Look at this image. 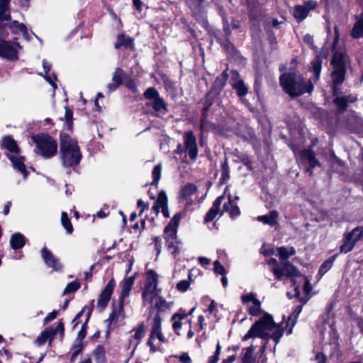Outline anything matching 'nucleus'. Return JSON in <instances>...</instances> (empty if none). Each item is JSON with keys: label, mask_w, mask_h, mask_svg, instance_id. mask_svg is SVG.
Listing matches in <instances>:
<instances>
[{"label": "nucleus", "mask_w": 363, "mask_h": 363, "mask_svg": "<svg viewBox=\"0 0 363 363\" xmlns=\"http://www.w3.org/2000/svg\"><path fill=\"white\" fill-rule=\"evenodd\" d=\"M284 333L283 323L276 324L269 313H264L262 317L251 326L242 340H247L255 337L264 340L272 339L275 345H277Z\"/></svg>", "instance_id": "obj_1"}, {"label": "nucleus", "mask_w": 363, "mask_h": 363, "mask_svg": "<svg viewBox=\"0 0 363 363\" xmlns=\"http://www.w3.org/2000/svg\"><path fill=\"white\" fill-rule=\"evenodd\" d=\"M280 83L284 91L291 97L311 93L313 90L311 82L304 80L300 74L295 72L281 75Z\"/></svg>", "instance_id": "obj_2"}, {"label": "nucleus", "mask_w": 363, "mask_h": 363, "mask_svg": "<svg viewBox=\"0 0 363 363\" xmlns=\"http://www.w3.org/2000/svg\"><path fill=\"white\" fill-rule=\"evenodd\" d=\"M60 157L65 167L77 165L82 159V152L77 141L68 135H60Z\"/></svg>", "instance_id": "obj_3"}, {"label": "nucleus", "mask_w": 363, "mask_h": 363, "mask_svg": "<svg viewBox=\"0 0 363 363\" xmlns=\"http://www.w3.org/2000/svg\"><path fill=\"white\" fill-rule=\"evenodd\" d=\"M2 145L9 151L6 155L12 163L13 168L18 170L26 179L28 172L25 166L23 157L20 155V149L16 142L11 136L6 135L2 140Z\"/></svg>", "instance_id": "obj_4"}, {"label": "nucleus", "mask_w": 363, "mask_h": 363, "mask_svg": "<svg viewBox=\"0 0 363 363\" xmlns=\"http://www.w3.org/2000/svg\"><path fill=\"white\" fill-rule=\"evenodd\" d=\"M181 218V213H177L170 220L169 223L165 227L164 230L163 236L166 240L167 247L174 256L179 254L182 248V244L177 239V236Z\"/></svg>", "instance_id": "obj_5"}, {"label": "nucleus", "mask_w": 363, "mask_h": 363, "mask_svg": "<svg viewBox=\"0 0 363 363\" xmlns=\"http://www.w3.org/2000/svg\"><path fill=\"white\" fill-rule=\"evenodd\" d=\"M158 275L152 269L146 272L145 281L142 289V298L144 306L154 303V301L159 296L160 290L157 289Z\"/></svg>", "instance_id": "obj_6"}, {"label": "nucleus", "mask_w": 363, "mask_h": 363, "mask_svg": "<svg viewBox=\"0 0 363 363\" xmlns=\"http://www.w3.org/2000/svg\"><path fill=\"white\" fill-rule=\"evenodd\" d=\"M36 145L35 152L45 158H50L56 155L57 143L48 135H38L33 137Z\"/></svg>", "instance_id": "obj_7"}, {"label": "nucleus", "mask_w": 363, "mask_h": 363, "mask_svg": "<svg viewBox=\"0 0 363 363\" xmlns=\"http://www.w3.org/2000/svg\"><path fill=\"white\" fill-rule=\"evenodd\" d=\"M285 268L286 270V277L290 278L291 285L294 288L296 296H298L300 294L299 285L301 284H303V290L306 294H308L311 291L312 286L308 279L301 274L292 264L290 262L286 263Z\"/></svg>", "instance_id": "obj_8"}, {"label": "nucleus", "mask_w": 363, "mask_h": 363, "mask_svg": "<svg viewBox=\"0 0 363 363\" xmlns=\"http://www.w3.org/2000/svg\"><path fill=\"white\" fill-rule=\"evenodd\" d=\"M331 64L333 67V71L331 73V77L333 84V91H336V86L342 84L345 80V63L342 54L335 53Z\"/></svg>", "instance_id": "obj_9"}, {"label": "nucleus", "mask_w": 363, "mask_h": 363, "mask_svg": "<svg viewBox=\"0 0 363 363\" xmlns=\"http://www.w3.org/2000/svg\"><path fill=\"white\" fill-rule=\"evenodd\" d=\"M21 46L18 42L0 40V57L11 61L18 59V52Z\"/></svg>", "instance_id": "obj_10"}, {"label": "nucleus", "mask_w": 363, "mask_h": 363, "mask_svg": "<svg viewBox=\"0 0 363 363\" xmlns=\"http://www.w3.org/2000/svg\"><path fill=\"white\" fill-rule=\"evenodd\" d=\"M241 301L243 304L247 306L250 315L257 317L262 314V303L257 298L255 294L250 292L243 294L241 296Z\"/></svg>", "instance_id": "obj_11"}, {"label": "nucleus", "mask_w": 363, "mask_h": 363, "mask_svg": "<svg viewBox=\"0 0 363 363\" xmlns=\"http://www.w3.org/2000/svg\"><path fill=\"white\" fill-rule=\"evenodd\" d=\"M161 327L162 318L160 314L157 313L152 320L150 335L147 342L148 345L150 347L151 350L152 351H155V348L154 346V342L155 340H157L160 343L164 342L166 340L164 335L162 333Z\"/></svg>", "instance_id": "obj_12"}, {"label": "nucleus", "mask_w": 363, "mask_h": 363, "mask_svg": "<svg viewBox=\"0 0 363 363\" xmlns=\"http://www.w3.org/2000/svg\"><path fill=\"white\" fill-rule=\"evenodd\" d=\"M184 148L191 160H196L198 155L196 138L192 131H186L183 135Z\"/></svg>", "instance_id": "obj_13"}, {"label": "nucleus", "mask_w": 363, "mask_h": 363, "mask_svg": "<svg viewBox=\"0 0 363 363\" xmlns=\"http://www.w3.org/2000/svg\"><path fill=\"white\" fill-rule=\"evenodd\" d=\"M9 3L10 0H0V40L9 36L7 25H3L1 21L10 18Z\"/></svg>", "instance_id": "obj_14"}, {"label": "nucleus", "mask_w": 363, "mask_h": 363, "mask_svg": "<svg viewBox=\"0 0 363 363\" xmlns=\"http://www.w3.org/2000/svg\"><path fill=\"white\" fill-rule=\"evenodd\" d=\"M42 259L45 264L54 271H60L62 269V264L60 259L54 255L46 247H44L40 252Z\"/></svg>", "instance_id": "obj_15"}, {"label": "nucleus", "mask_w": 363, "mask_h": 363, "mask_svg": "<svg viewBox=\"0 0 363 363\" xmlns=\"http://www.w3.org/2000/svg\"><path fill=\"white\" fill-rule=\"evenodd\" d=\"M116 286V282L113 278L111 279L108 282L104 290L101 291L99 300L97 301V306L101 309H104L110 301L111 296L113 294V289Z\"/></svg>", "instance_id": "obj_16"}, {"label": "nucleus", "mask_w": 363, "mask_h": 363, "mask_svg": "<svg viewBox=\"0 0 363 363\" xmlns=\"http://www.w3.org/2000/svg\"><path fill=\"white\" fill-rule=\"evenodd\" d=\"M228 190V186L225 189L224 194H226ZM225 198V194L218 196L213 203L212 207L210 208L205 217V222L212 221L218 215L221 216L223 214V210H220V206Z\"/></svg>", "instance_id": "obj_17"}, {"label": "nucleus", "mask_w": 363, "mask_h": 363, "mask_svg": "<svg viewBox=\"0 0 363 363\" xmlns=\"http://www.w3.org/2000/svg\"><path fill=\"white\" fill-rule=\"evenodd\" d=\"M297 159L300 160L301 163L308 164L309 167L307 171L311 174V169L315 167V166L319 164L318 160H316L315 157L314 153L311 150H303L298 152L296 153Z\"/></svg>", "instance_id": "obj_18"}, {"label": "nucleus", "mask_w": 363, "mask_h": 363, "mask_svg": "<svg viewBox=\"0 0 363 363\" xmlns=\"http://www.w3.org/2000/svg\"><path fill=\"white\" fill-rule=\"evenodd\" d=\"M289 262V261L283 262L281 264H279L277 261L271 258L268 260L267 264L272 267L271 271L276 277L278 280H283L286 277V270L285 268V264Z\"/></svg>", "instance_id": "obj_19"}, {"label": "nucleus", "mask_w": 363, "mask_h": 363, "mask_svg": "<svg viewBox=\"0 0 363 363\" xmlns=\"http://www.w3.org/2000/svg\"><path fill=\"white\" fill-rule=\"evenodd\" d=\"M135 275L124 279L121 283V291L119 295V301L123 302L125 298L128 297L133 286L135 283Z\"/></svg>", "instance_id": "obj_20"}, {"label": "nucleus", "mask_w": 363, "mask_h": 363, "mask_svg": "<svg viewBox=\"0 0 363 363\" xmlns=\"http://www.w3.org/2000/svg\"><path fill=\"white\" fill-rule=\"evenodd\" d=\"M152 209L155 211L156 213H158L161 209V211L164 217L168 218L169 216L167 208V197L164 191H161L158 194L157 200L152 206Z\"/></svg>", "instance_id": "obj_21"}, {"label": "nucleus", "mask_w": 363, "mask_h": 363, "mask_svg": "<svg viewBox=\"0 0 363 363\" xmlns=\"http://www.w3.org/2000/svg\"><path fill=\"white\" fill-rule=\"evenodd\" d=\"M238 199V196H235L233 199L231 195L228 194V202L224 203L223 213L228 212L232 218H235L239 216L240 215V211L235 203V201Z\"/></svg>", "instance_id": "obj_22"}, {"label": "nucleus", "mask_w": 363, "mask_h": 363, "mask_svg": "<svg viewBox=\"0 0 363 363\" xmlns=\"http://www.w3.org/2000/svg\"><path fill=\"white\" fill-rule=\"evenodd\" d=\"M124 77L125 73L121 69L116 68L115 69L112 76V82L107 85V88L110 92L116 90L117 87L122 84Z\"/></svg>", "instance_id": "obj_23"}, {"label": "nucleus", "mask_w": 363, "mask_h": 363, "mask_svg": "<svg viewBox=\"0 0 363 363\" xmlns=\"http://www.w3.org/2000/svg\"><path fill=\"white\" fill-rule=\"evenodd\" d=\"M187 319V313L183 309H180L174 313L172 318V328L177 335H179V330L182 328V320Z\"/></svg>", "instance_id": "obj_24"}, {"label": "nucleus", "mask_w": 363, "mask_h": 363, "mask_svg": "<svg viewBox=\"0 0 363 363\" xmlns=\"http://www.w3.org/2000/svg\"><path fill=\"white\" fill-rule=\"evenodd\" d=\"M302 311V306H296L292 314L288 317L287 322L286 323L285 328L286 329V333L290 335L292 333L293 328L295 325L297 318Z\"/></svg>", "instance_id": "obj_25"}, {"label": "nucleus", "mask_w": 363, "mask_h": 363, "mask_svg": "<svg viewBox=\"0 0 363 363\" xmlns=\"http://www.w3.org/2000/svg\"><path fill=\"white\" fill-rule=\"evenodd\" d=\"M145 333V325L143 323H140L131 331L130 341L137 346Z\"/></svg>", "instance_id": "obj_26"}, {"label": "nucleus", "mask_w": 363, "mask_h": 363, "mask_svg": "<svg viewBox=\"0 0 363 363\" xmlns=\"http://www.w3.org/2000/svg\"><path fill=\"white\" fill-rule=\"evenodd\" d=\"M279 213L277 211H270L269 215H263L257 217V220L272 227L278 225Z\"/></svg>", "instance_id": "obj_27"}, {"label": "nucleus", "mask_w": 363, "mask_h": 363, "mask_svg": "<svg viewBox=\"0 0 363 363\" xmlns=\"http://www.w3.org/2000/svg\"><path fill=\"white\" fill-rule=\"evenodd\" d=\"M8 28L11 30L13 33H21L25 38H28V32L26 26L23 23H19L17 21H13L9 23Z\"/></svg>", "instance_id": "obj_28"}, {"label": "nucleus", "mask_w": 363, "mask_h": 363, "mask_svg": "<svg viewBox=\"0 0 363 363\" xmlns=\"http://www.w3.org/2000/svg\"><path fill=\"white\" fill-rule=\"evenodd\" d=\"M357 100L355 96L349 95L347 96L336 97L334 99L335 104L337 105L340 111H343L347 106L348 103L354 102Z\"/></svg>", "instance_id": "obj_29"}, {"label": "nucleus", "mask_w": 363, "mask_h": 363, "mask_svg": "<svg viewBox=\"0 0 363 363\" xmlns=\"http://www.w3.org/2000/svg\"><path fill=\"white\" fill-rule=\"evenodd\" d=\"M123 307L124 303L119 301L118 306L113 308L108 320H110L111 323H117L118 321L121 320L124 317Z\"/></svg>", "instance_id": "obj_30"}, {"label": "nucleus", "mask_w": 363, "mask_h": 363, "mask_svg": "<svg viewBox=\"0 0 363 363\" xmlns=\"http://www.w3.org/2000/svg\"><path fill=\"white\" fill-rule=\"evenodd\" d=\"M55 335L56 330H53L52 328H48L41 333L35 342L38 345H42L48 340H51Z\"/></svg>", "instance_id": "obj_31"}, {"label": "nucleus", "mask_w": 363, "mask_h": 363, "mask_svg": "<svg viewBox=\"0 0 363 363\" xmlns=\"http://www.w3.org/2000/svg\"><path fill=\"white\" fill-rule=\"evenodd\" d=\"M26 238L20 233L13 234L10 239V244L13 250L22 248L25 245Z\"/></svg>", "instance_id": "obj_32"}, {"label": "nucleus", "mask_w": 363, "mask_h": 363, "mask_svg": "<svg viewBox=\"0 0 363 363\" xmlns=\"http://www.w3.org/2000/svg\"><path fill=\"white\" fill-rule=\"evenodd\" d=\"M196 186L192 184H186L179 192V197L182 200L188 201L190 197L196 192Z\"/></svg>", "instance_id": "obj_33"}, {"label": "nucleus", "mask_w": 363, "mask_h": 363, "mask_svg": "<svg viewBox=\"0 0 363 363\" xmlns=\"http://www.w3.org/2000/svg\"><path fill=\"white\" fill-rule=\"evenodd\" d=\"M152 106L159 115H164L167 112V104L160 96L153 101Z\"/></svg>", "instance_id": "obj_34"}, {"label": "nucleus", "mask_w": 363, "mask_h": 363, "mask_svg": "<svg viewBox=\"0 0 363 363\" xmlns=\"http://www.w3.org/2000/svg\"><path fill=\"white\" fill-rule=\"evenodd\" d=\"M351 35L354 38H359L363 36V15H361V16L357 19Z\"/></svg>", "instance_id": "obj_35"}, {"label": "nucleus", "mask_w": 363, "mask_h": 363, "mask_svg": "<svg viewBox=\"0 0 363 363\" xmlns=\"http://www.w3.org/2000/svg\"><path fill=\"white\" fill-rule=\"evenodd\" d=\"M94 359L96 363H106V350L104 346L98 345L93 352Z\"/></svg>", "instance_id": "obj_36"}, {"label": "nucleus", "mask_w": 363, "mask_h": 363, "mask_svg": "<svg viewBox=\"0 0 363 363\" xmlns=\"http://www.w3.org/2000/svg\"><path fill=\"white\" fill-rule=\"evenodd\" d=\"M232 86L236 90V92L239 96H243L247 94V88L242 79H234L232 82Z\"/></svg>", "instance_id": "obj_37"}, {"label": "nucleus", "mask_w": 363, "mask_h": 363, "mask_svg": "<svg viewBox=\"0 0 363 363\" xmlns=\"http://www.w3.org/2000/svg\"><path fill=\"white\" fill-rule=\"evenodd\" d=\"M154 302L155 306L157 308L158 311H160L169 310L173 306L172 302H167L165 299L160 296L154 301Z\"/></svg>", "instance_id": "obj_38"}, {"label": "nucleus", "mask_w": 363, "mask_h": 363, "mask_svg": "<svg viewBox=\"0 0 363 363\" xmlns=\"http://www.w3.org/2000/svg\"><path fill=\"white\" fill-rule=\"evenodd\" d=\"M278 255L279 256V258L283 261L286 262L285 260L288 259L290 256H292L295 255L296 250L295 249L291 247L289 249H287L284 247H280L277 248Z\"/></svg>", "instance_id": "obj_39"}, {"label": "nucleus", "mask_w": 363, "mask_h": 363, "mask_svg": "<svg viewBox=\"0 0 363 363\" xmlns=\"http://www.w3.org/2000/svg\"><path fill=\"white\" fill-rule=\"evenodd\" d=\"M308 14V9L303 6H297L294 11V16L298 21L303 20Z\"/></svg>", "instance_id": "obj_40"}, {"label": "nucleus", "mask_w": 363, "mask_h": 363, "mask_svg": "<svg viewBox=\"0 0 363 363\" xmlns=\"http://www.w3.org/2000/svg\"><path fill=\"white\" fill-rule=\"evenodd\" d=\"M311 67L315 79H318L322 67V58L320 56H316V57L311 62Z\"/></svg>", "instance_id": "obj_41"}, {"label": "nucleus", "mask_w": 363, "mask_h": 363, "mask_svg": "<svg viewBox=\"0 0 363 363\" xmlns=\"http://www.w3.org/2000/svg\"><path fill=\"white\" fill-rule=\"evenodd\" d=\"M121 46H124L125 48H132L133 40L130 38L125 37L124 35H118L117 43L115 45V48H119Z\"/></svg>", "instance_id": "obj_42"}, {"label": "nucleus", "mask_w": 363, "mask_h": 363, "mask_svg": "<svg viewBox=\"0 0 363 363\" xmlns=\"http://www.w3.org/2000/svg\"><path fill=\"white\" fill-rule=\"evenodd\" d=\"M354 245L355 244L352 241L351 238H350L347 235H345V242L340 246V250L342 253H347L353 249Z\"/></svg>", "instance_id": "obj_43"}, {"label": "nucleus", "mask_w": 363, "mask_h": 363, "mask_svg": "<svg viewBox=\"0 0 363 363\" xmlns=\"http://www.w3.org/2000/svg\"><path fill=\"white\" fill-rule=\"evenodd\" d=\"M61 223L68 234H71L73 232L72 225L69 218H68L67 213L65 212H62Z\"/></svg>", "instance_id": "obj_44"}, {"label": "nucleus", "mask_w": 363, "mask_h": 363, "mask_svg": "<svg viewBox=\"0 0 363 363\" xmlns=\"http://www.w3.org/2000/svg\"><path fill=\"white\" fill-rule=\"evenodd\" d=\"M335 255L333 257L325 260L321 265L319 269V274L320 276H323L333 266V262L335 259Z\"/></svg>", "instance_id": "obj_45"}, {"label": "nucleus", "mask_w": 363, "mask_h": 363, "mask_svg": "<svg viewBox=\"0 0 363 363\" xmlns=\"http://www.w3.org/2000/svg\"><path fill=\"white\" fill-rule=\"evenodd\" d=\"M347 235L351 238L352 241L356 244L363 237V229L362 228L357 227L354 228L351 233Z\"/></svg>", "instance_id": "obj_46"}, {"label": "nucleus", "mask_w": 363, "mask_h": 363, "mask_svg": "<svg viewBox=\"0 0 363 363\" xmlns=\"http://www.w3.org/2000/svg\"><path fill=\"white\" fill-rule=\"evenodd\" d=\"M255 347L251 345L246 348L245 352L242 358V363H252Z\"/></svg>", "instance_id": "obj_47"}, {"label": "nucleus", "mask_w": 363, "mask_h": 363, "mask_svg": "<svg viewBox=\"0 0 363 363\" xmlns=\"http://www.w3.org/2000/svg\"><path fill=\"white\" fill-rule=\"evenodd\" d=\"M162 173V164H157L152 171V184H157L159 182Z\"/></svg>", "instance_id": "obj_48"}, {"label": "nucleus", "mask_w": 363, "mask_h": 363, "mask_svg": "<svg viewBox=\"0 0 363 363\" xmlns=\"http://www.w3.org/2000/svg\"><path fill=\"white\" fill-rule=\"evenodd\" d=\"M229 173H230V169H229L227 162L225 161L222 164V173H221V177L220 179V184H224L226 182V181L230 177Z\"/></svg>", "instance_id": "obj_49"}, {"label": "nucleus", "mask_w": 363, "mask_h": 363, "mask_svg": "<svg viewBox=\"0 0 363 363\" xmlns=\"http://www.w3.org/2000/svg\"><path fill=\"white\" fill-rule=\"evenodd\" d=\"M80 287V284L78 281H74L69 283L65 287L63 294H67L69 293H72L78 290Z\"/></svg>", "instance_id": "obj_50"}, {"label": "nucleus", "mask_w": 363, "mask_h": 363, "mask_svg": "<svg viewBox=\"0 0 363 363\" xmlns=\"http://www.w3.org/2000/svg\"><path fill=\"white\" fill-rule=\"evenodd\" d=\"M52 86L53 92H55V89L57 88V84L55 83V80L57 79L55 74L50 75L49 72L45 73V74H40Z\"/></svg>", "instance_id": "obj_51"}, {"label": "nucleus", "mask_w": 363, "mask_h": 363, "mask_svg": "<svg viewBox=\"0 0 363 363\" xmlns=\"http://www.w3.org/2000/svg\"><path fill=\"white\" fill-rule=\"evenodd\" d=\"M52 86L53 92H55V89L57 88V84L55 83V80L57 79L55 74L50 75L49 72L45 73V74H40Z\"/></svg>", "instance_id": "obj_52"}, {"label": "nucleus", "mask_w": 363, "mask_h": 363, "mask_svg": "<svg viewBox=\"0 0 363 363\" xmlns=\"http://www.w3.org/2000/svg\"><path fill=\"white\" fill-rule=\"evenodd\" d=\"M52 86L53 92H55V89L57 88V84L55 83V80L57 79L55 74L50 75L49 72L45 73V74H40Z\"/></svg>", "instance_id": "obj_53"}, {"label": "nucleus", "mask_w": 363, "mask_h": 363, "mask_svg": "<svg viewBox=\"0 0 363 363\" xmlns=\"http://www.w3.org/2000/svg\"><path fill=\"white\" fill-rule=\"evenodd\" d=\"M144 96L147 99H152L153 101L160 97L158 91L153 87L148 88L145 91Z\"/></svg>", "instance_id": "obj_54"}, {"label": "nucleus", "mask_w": 363, "mask_h": 363, "mask_svg": "<svg viewBox=\"0 0 363 363\" xmlns=\"http://www.w3.org/2000/svg\"><path fill=\"white\" fill-rule=\"evenodd\" d=\"M221 346L219 342L216 345V349L213 355L210 356L208 359V363H217L219 360L220 354Z\"/></svg>", "instance_id": "obj_55"}, {"label": "nucleus", "mask_w": 363, "mask_h": 363, "mask_svg": "<svg viewBox=\"0 0 363 363\" xmlns=\"http://www.w3.org/2000/svg\"><path fill=\"white\" fill-rule=\"evenodd\" d=\"M228 80L227 74L224 72L219 77H218L215 81V86L221 89L223 88Z\"/></svg>", "instance_id": "obj_56"}, {"label": "nucleus", "mask_w": 363, "mask_h": 363, "mask_svg": "<svg viewBox=\"0 0 363 363\" xmlns=\"http://www.w3.org/2000/svg\"><path fill=\"white\" fill-rule=\"evenodd\" d=\"M214 272L218 274L225 275L226 271L225 267L220 263L218 260H216L213 262Z\"/></svg>", "instance_id": "obj_57"}, {"label": "nucleus", "mask_w": 363, "mask_h": 363, "mask_svg": "<svg viewBox=\"0 0 363 363\" xmlns=\"http://www.w3.org/2000/svg\"><path fill=\"white\" fill-rule=\"evenodd\" d=\"M190 286V281L188 280H181L177 284V289L181 292L186 291Z\"/></svg>", "instance_id": "obj_58"}, {"label": "nucleus", "mask_w": 363, "mask_h": 363, "mask_svg": "<svg viewBox=\"0 0 363 363\" xmlns=\"http://www.w3.org/2000/svg\"><path fill=\"white\" fill-rule=\"evenodd\" d=\"M72 116H73L72 111L70 108H69L67 106H65V118L66 120L67 125L69 128H71V126H72Z\"/></svg>", "instance_id": "obj_59"}, {"label": "nucleus", "mask_w": 363, "mask_h": 363, "mask_svg": "<svg viewBox=\"0 0 363 363\" xmlns=\"http://www.w3.org/2000/svg\"><path fill=\"white\" fill-rule=\"evenodd\" d=\"M57 311L54 310L52 311L51 313H50L45 318L44 320V323L45 324H47L48 323H49L50 321L54 320L55 318H56L57 317Z\"/></svg>", "instance_id": "obj_60"}, {"label": "nucleus", "mask_w": 363, "mask_h": 363, "mask_svg": "<svg viewBox=\"0 0 363 363\" xmlns=\"http://www.w3.org/2000/svg\"><path fill=\"white\" fill-rule=\"evenodd\" d=\"M242 162L250 169H252V163L250 160L247 155H243L240 157Z\"/></svg>", "instance_id": "obj_61"}, {"label": "nucleus", "mask_w": 363, "mask_h": 363, "mask_svg": "<svg viewBox=\"0 0 363 363\" xmlns=\"http://www.w3.org/2000/svg\"><path fill=\"white\" fill-rule=\"evenodd\" d=\"M179 361L181 363H191V357L187 353H183L179 356Z\"/></svg>", "instance_id": "obj_62"}, {"label": "nucleus", "mask_w": 363, "mask_h": 363, "mask_svg": "<svg viewBox=\"0 0 363 363\" xmlns=\"http://www.w3.org/2000/svg\"><path fill=\"white\" fill-rule=\"evenodd\" d=\"M198 262H199V264H201V266L206 267L207 265H208L210 264L211 260L208 258L205 257H199L198 258Z\"/></svg>", "instance_id": "obj_63"}, {"label": "nucleus", "mask_w": 363, "mask_h": 363, "mask_svg": "<svg viewBox=\"0 0 363 363\" xmlns=\"http://www.w3.org/2000/svg\"><path fill=\"white\" fill-rule=\"evenodd\" d=\"M317 6V3L316 1H308L307 2L305 3V4L303 5V6H305L307 9H308V11L310 10H312L313 9H315Z\"/></svg>", "instance_id": "obj_64"}]
</instances>
